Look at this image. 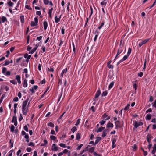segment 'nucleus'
I'll return each mask as SVG.
<instances>
[{
	"label": "nucleus",
	"instance_id": "nucleus-60",
	"mask_svg": "<svg viewBox=\"0 0 156 156\" xmlns=\"http://www.w3.org/2000/svg\"><path fill=\"white\" fill-rule=\"evenodd\" d=\"M105 122H106L104 120H102L101 122H100V124L101 125H102L104 124L105 123Z\"/></svg>",
	"mask_w": 156,
	"mask_h": 156
},
{
	"label": "nucleus",
	"instance_id": "nucleus-28",
	"mask_svg": "<svg viewBox=\"0 0 156 156\" xmlns=\"http://www.w3.org/2000/svg\"><path fill=\"white\" fill-rule=\"evenodd\" d=\"M24 138L26 139V142H29V136L28 134H27L25 135Z\"/></svg>",
	"mask_w": 156,
	"mask_h": 156
},
{
	"label": "nucleus",
	"instance_id": "nucleus-25",
	"mask_svg": "<svg viewBox=\"0 0 156 156\" xmlns=\"http://www.w3.org/2000/svg\"><path fill=\"white\" fill-rule=\"evenodd\" d=\"M44 143L42 144L41 146L44 147H46L47 144H48V141L44 139L43 140Z\"/></svg>",
	"mask_w": 156,
	"mask_h": 156
},
{
	"label": "nucleus",
	"instance_id": "nucleus-62",
	"mask_svg": "<svg viewBox=\"0 0 156 156\" xmlns=\"http://www.w3.org/2000/svg\"><path fill=\"white\" fill-rule=\"evenodd\" d=\"M12 152L11 151H10L8 153V156H12Z\"/></svg>",
	"mask_w": 156,
	"mask_h": 156
},
{
	"label": "nucleus",
	"instance_id": "nucleus-54",
	"mask_svg": "<svg viewBox=\"0 0 156 156\" xmlns=\"http://www.w3.org/2000/svg\"><path fill=\"white\" fill-rule=\"evenodd\" d=\"M41 49H42V51L43 52H44L45 51L46 48L44 46H42L41 47Z\"/></svg>",
	"mask_w": 156,
	"mask_h": 156
},
{
	"label": "nucleus",
	"instance_id": "nucleus-36",
	"mask_svg": "<svg viewBox=\"0 0 156 156\" xmlns=\"http://www.w3.org/2000/svg\"><path fill=\"white\" fill-rule=\"evenodd\" d=\"M151 116L150 114H148L145 117L146 120H150L151 119Z\"/></svg>",
	"mask_w": 156,
	"mask_h": 156
},
{
	"label": "nucleus",
	"instance_id": "nucleus-48",
	"mask_svg": "<svg viewBox=\"0 0 156 156\" xmlns=\"http://www.w3.org/2000/svg\"><path fill=\"white\" fill-rule=\"evenodd\" d=\"M36 48H34L31 50L29 52V53L32 54L36 51Z\"/></svg>",
	"mask_w": 156,
	"mask_h": 156
},
{
	"label": "nucleus",
	"instance_id": "nucleus-30",
	"mask_svg": "<svg viewBox=\"0 0 156 156\" xmlns=\"http://www.w3.org/2000/svg\"><path fill=\"white\" fill-rule=\"evenodd\" d=\"M114 84V82L113 81H112V82L110 83L109 84V85L108 86V89L109 90L111 89L113 86Z\"/></svg>",
	"mask_w": 156,
	"mask_h": 156
},
{
	"label": "nucleus",
	"instance_id": "nucleus-57",
	"mask_svg": "<svg viewBox=\"0 0 156 156\" xmlns=\"http://www.w3.org/2000/svg\"><path fill=\"white\" fill-rule=\"evenodd\" d=\"M23 129L26 131L28 132V128L27 126H26V125H25V126H24Z\"/></svg>",
	"mask_w": 156,
	"mask_h": 156
},
{
	"label": "nucleus",
	"instance_id": "nucleus-58",
	"mask_svg": "<svg viewBox=\"0 0 156 156\" xmlns=\"http://www.w3.org/2000/svg\"><path fill=\"white\" fill-rule=\"evenodd\" d=\"M23 117L22 116V115L21 114H20V117L19 118V121H21L23 119Z\"/></svg>",
	"mask_w": 156,
	"mask_h": 156
},
{
	"label": "nucleus",
	"instance_id": "nucleus-7",
	"mask_svg": "<svg viewBox=\"0 0 156 156\" xmlns=\"http://www.w3.org/2000/svg\"><path fill=\"white\" fill-rule=\"evenodd\" d=\"M51 150L54 151H57L58 150V148L56 144H52L51 147Z\"/></svg>",
	"mask_w": 156,
	"mask_h": 156
},
{
	"label": "nucleus",
	"instance_id": "nucleus-26",
	"mask_svg": "<svg viewBox=\"0 0 156 156\" xmlns=\"http://www.w3.org/2000/svg\"><path fill=\"white\" fill-rule=\"evenodd\" d=\"M12 60H11L10 61L9 60H6L5 62V63L4 64V66H6L8 65L10 63H12Z\"/></svg>",
	"mask_w": 156,
	"mask_h": 156
},
{
	"label": "nucleus",
	"instance_id": "nucleus-51",
	"mask_svg": "<svg viewBox=\"0 0 156 156\" xmlns=\"http://www.w3.org/2000/svg\"><path fill=\"white\" fill-rule=\"evenodd\" d=\"M43 2L45 5L48 4L49 2V1L48 0H43Z\"/></svg>",
	"mask_w": 156,
	"mask_h": 156
},
{
	"label": "nucleus",
	"instance_id": "nucleus-29",
	"mask_svg": "<svg viewBox=\"0 0 156 156\" xmlns=\"http://www.w3.org/2000/svg\"><path fill=\"white\" fill-rule=\"evenodd\" d=\"M27 79H25L24 80L23 82V87H26L27 86Z\"/></svg>",
	"mask_w": 156,
	"mask_h": 156
},
{
	"label": "nucleus",
	"instance_id": "nucleus-39",
	"mask_svg": "<svg viewBox=\"0 0 156 156\" xmlns=\"http://www.w3.org/2000/svg\"><path fill=\"white\" fill-rule=\"evenodd\" d=\"M24 16L23 15H21L20 16V18L21 22L22 23H23L24 22Z\"/></svg>",
	"mask_w": 156,
	"mask_h": 156
},
{
	"label": "nucleus",
	"instance_id": "nucleus-2",
	"mask_svg": "<svg viewBox=\"0 0 156 156\" xmlns=\"http://www.w3.org/2000/svg\"><path fill=\"white\" fill-rule=\"evenodd\" d=\"M34 21H32L31 23V26L34 27L36 26L38 24V19L37 17H35L34 19Z\"/></svg>",
	"mask_w": 156,
	"mask_h": 156
},
{
	"label": "nucleus",
	"instance_id": "nucleus-9",
	"mask_svg": "<svg viewBox=\"0 0 156 156\" xmlns=\"http://www.w3.org/2000/svg\"><path fill=\"white\" fill-rule=\"evenodd\" d=\"M143 124V123L142 122H137L136 121L134 123V126L135 128H137L139 126L142 125Z\"/></svg>",
	"mask_w": 156,
	"mask_h": 156
},
{
	"label": "nucleus",
	"instance_id": "nucleus-41",
	"mask_svg": "<svg viewBox=\"0 0 156 156\" xmlns=\"http://www.w3.org/2000/svg\"><path fill=\"white\" fill-rule=\"evenodd\" d=\"M101 139V138L100 137H98V139H97L95 141V145L97 144H98L99 142V141H100Z\"/></svg>",
	"mask_w": 156,
	"mask_h": 156
},
{
	"label": "nucleus",
	"instance_id": "nucleus-18",
	"mask_svg": "<svg viewBox=\"0 0 156 156\" xmlns=\"http://www.w3.org/2000/svg\"><path fill=\"white\" fill-rule=\"evenodd\" d=\"M53 8L51 7V9H49V11L48 12L49 15V17L51 18L52 17V11L53 10Z\"/></svg>",
	"mask_w": 156,
	"mask_h": 156
},
{
	"label": "nucleus",
	"instance_id": "nucleus-21",
	"mask_svg": "<svg viewBox=\"0 0 156 156\" xmlns=\"http://www.w3.org/2000/svg\"><path fill=\"white\" fill-rule=\"evenodd\" d=\"M101 93V92L100 91V89H99L95 94V97H96V98H98V97L100 95Z\"/></svg>",
	"mask_w": 156,
	"mask_h": 156
},
{
	"label": "nucleus",
	"instance_id": "nucleus-23",
	"mask_svg": "<svg viewBox=\"0 0 156 156\" xmlns=\"http://www.w3.org/2000/svg\"><path fill=\"white\" fill-rule=\"evenodd\" d=\"M113 124L110 122H108L106 126V127L107 128L111 127L112 128H113Z\"/></svg>",
	"mask_w": 156,
	"mask_h": 156
},
{
	"label": "nucleus",
	"instance_id": "nucleus-55",
	"mask_svg": "<svg viewBox=\"0 0 156 156\" xmlns=\"http://www.w3.org/2000/svg\"><path fill=\"white\" fill-rule=\"evenodd\" d=\"M50 138L52 140H55L56 139V137L54 136L51 135L50 136Z\"/></svg>",
	"mask_w": 156,
	"mask_h": 156
},
{
	"label": "nucleus",
	"instance_id": "nucleus-44",
	"mask_svg": "<svg viewBox=\"0 0 156 156\" xmlns=\"http://www.w3.org/2000/svg\"><path fill=\"white\" fill-rule=\"evenodd\" d=\"M107 134V133L106 130H104L103 131L102 135V136L103 137H105L106 136Z\"/></svg>",
	"mask_w": 156,
	"mask_h": 156
},
{
	"label": "nucleus",
	"instance_id": "nucleus-1",
	"mask_svg": "<svg viewBox=\"0 0 156 156\" xmlns=\"http://www.w3.org/2000/svg\"><path fill=\"white\" fill-rule=\"evenodd\" d=\"M28 99H27L24 101L22 103V112L25 115H27V112L28 111V107L30 104V102L28 103Z\"/></svg>",
	"mask_w": 156,
	"mask_h": 156
},
{
	"label": "nucleus",
	"instance_id": "nucleus-47",
	"mask_svg": "<svg viewBox=\"0 0 156 156\" xmlns=\"http://www.w3.org/2000/svg\"><path fill=\"white\" fill-rule=\"evenodd\" d=\"M48 125L50 127H54V125L51 122H50L48 124Z\"/></svg>",
	"mask_w": 156,
	"mask_h": 156
},
{
	"label": "nucleus",
	"instance_id": "nucleus-11",
	"mask_svg": "<svg viewBox=\"0 0 156 156\" xmlns=\"http://www.w3.org/2000/svg\"><path fill=\"white\" fill-rule=\"evenodd\" d=\"M61 15L59 17H58L57 16H56L55 17V22L56 23H58L60 20Z\"/></svg>",
	"mask_w": 156,
	"mask_h": 156
},
{
	"label": "nucleus",
	"instance_id": "nucleus-8",
	"mask_svg": "<svg viewBox=\"0 0 156 156\" xmlns=\"http://www.w3.org/2000/svg\"><path fill=\"white\" fill-rule=\"evenodd\" d=\"M109 2V0H104L101 2V5L103 7H105L108 2Z\"/></svg>",
	"mask_w": 156,
	"mask_h": 156
},
{
	"label": "nucleus",
	"instance_id": "nucleus-45",
	"mask_svg": "<svg viewBox=\"0 0 156 156\" xmlns=\"http://www.w3.org/2000/svg\"><path fill=\"white\" fill-rule=\"evenodd\" d=\"M80 120L81 119H78L76 123L75 124V125L76 126H78L80 123Z\"/></svg>",
	"mask_w": 156,
	"mask_h": 156
},
{
	"label": "nucleus",
	"instance_id": "nucleus-38",
	"mask_svg": "<svg viewBox=\"0 0 156 156\" xmlns=\"http://www.w3.org/2000/svg\"><path fill=\"white\" fill-rule=\"evenodd\" d=\"M130 106V104H128L125 107L124 109V110L125 111H128L129 108V107Z\"/></svg>",
	"mask_w": 156,
	"mask_h": 156
},
{
	"label": "nucleus",
	"instance_id": "nucleus-37",
	"mask_svg": "<svg viewBox=\"0 0 156 156\" xmlns=\"http://www.w3.org/2000/svg\"><path fill=\"white\" fill-rule=\"evenodd\" d=\"M67 71V69H64L61 73V76L62 77H63V75L64 73H66Z\"/></svg>",
	"mask_w": 156,
	"mask_h": 156
},
{
	"label": "nucleus",
	"instance_id": "nucleus-17",
	"mask_svg": "<svg viewBox=\"0 0 156 156\" xmlns=\"http://www.w3.org/2000/svg\"><path fill=\"white\" fill-rule=\"evenodd\" d=\"M102 117L103 118L107 120H108L110 119V116H108V115L105 113L103 115Z\"/></svg>",
	"mask_w": 156,
	"mask_h": 156
},
{
	"label": "nucleus",
	"instance_id": "nucleus-22",
	"mask_svg": "<svg viewBox=\"0 0 156 156\" xmlns=\"http://www.w3.org/2000/svg\"><path fill=\"white\" fill-rule=\"evenodd\" d=\"M98 31H96L94 32V34H95V36L94 39V41H95L97 39L98 37Z\"/></svg>",
	"mask_w": 156,
	"mask_h": 156
},
{
	"label": "nucleus",
	"instance_id": "nucleus-46",
	"mask_svg": "<svg viewBox=\"0 0 156 156\" xmlns=\"http://www.w3.org/2000/svg\"><path fill=\"white\" fill-rule=\"evenodd\" d=\"M80 138V134L79 133H78L76 135V139L77 140H79Z\"/></svg>",
	"mask_w": 156,
	"mask_h": 156
},
{
	"label": "nucleus",
	"instance_id": "nucleus-42",
	"mask_svg": "<svg viewBox=\"0 0 156 156\" xmlns=\"http://www.w3.org/2000/svg\"><path fill=\"white\" fill-rule=\"evenodd\" d=\"M10 82L12 84L16 85L17 83L16 81L15 80H12L10 81Z\"/></svg>",
	"mask_w": 156,
	"mask_h": 156
},
{
	"label": "nucleus",
	"instance_id": "nucleus-4",
	"mask_svg": "<svg viewBox=\"0 0 156 156\" xmlns=\"http://www.w3.org/2000/svg\"><path fill=\"white\" fill-rule=\"evenodd\" d=\"M123 49L122 48V46H121L120 45L119 48L118 50V51L116 55L115 58V59L117 58L118 56L123 51Z\"/></svg>",
	"mask_w": 156,
	"mask_h": 156
},
{
	"label": "nucleus",
	"instance_id": "nucleus-32",
	"mask_svg": "<svg viewBox=\"0 0 156 156\" xmlns=\"http://www.w3.org/2000/svg\"><path fill=\"white\" fill-rule=\"evenodd\" d=\"M105 129V127H103L102 126L99 127L97 131V133L101 132L102 130H104Z\"/></svg>",
	"mask_w": 156,
	"mask_h": 156
},
{
	"label": "nucleus",
	"instance_id": "nucleus-15",
	"mask_svg": "<svg viewBox=\"0 0 156 156\" xmlns=\"http://www.w3.org/2000/svg\"><path fill=\"white\" fill-rule=\"evenodd\" d=\"M43 24L44 25V30H46L48 26V22L46 20H44L43 23Z\"/></svg>",
	"mask_w": 156,
	"mask_h": 156
},
{
	"label": "nucleus",
	"instance_id": "nucleus-16",
	"mask_svg": "<svg viewBox=\"0 0 156 156\" xmlns=\"http://www.w3.org/2000/svg\"><path fill=\"white\" fill-rule=\"evenodd\" d=\"M156 152V144H154L153 147V150L152 151L151 153L152 154H154Z\"/></svg>",
	"mask_w": 156,
	"mask_h": 156
},
{
	"label": "nucleus",
	"instance_id": "nucleus-49",
	"mask_svg": "<svg viewBox=\"0 0 156 156\" xmlns=\"http://www.w3.org/2000/svg\"><path fill=\"white\" fill-rule=\"evenodd\" d=\"M104 22H102L101 23V25L99 27H98V29L99 30L101 29L102 28V27L104 26Z\"/></svg>",
	"mask_w": 156,
	"mask_h": 156
},
{
	"label": "nucleus",
	"instance_id": "nucleus-52",
	"mask_svg": "<svg viewBox=\"0 0 156 156\" xmlns=\"http://www.w3.org/2000/svg\"><path fill=\"white\" fill-rule=\"evenodd\" d=\"M59 145L61 147H64V148L66 147V145L64 144L61 143V144H60Z\"/></svg>",
	"mask_w": 156,
	"mask_h": 156
},
{
	"label": "nucleus",
	"instance_id": "nucleus-6",
	"mask_svg": "<svg viewBox=\"0 0 156 156\" xmlns=\"http://www.w3.org/2000/svg\"><path fill=\"white\" fill-rule=\"evenodd\" d=\"M12 122L14 123L15 126H16L17 124V117L16 116H14L11 121Z\"/></svg>",
	"mask_w": 156,
	"mask_h": 156
},
{
	"label": "nucleus",
	"instance_id": "nucleus-14",
	"mask_svg": "<svg viewBox=\"0 0 156 156\" xmlns=\"http://www.w3.org/2000/svg\"><path fill=\"white\" fill-rule=\"evenodd\" d=\"M115 129H117L118 127L120 126V122L119 121H117L115 122Z\"/></svg>",
	"mask_w": 156,
	"mask_h": 156
},
{
	"label": "nucleus",
	"instance_id": "nucleus-50",
	"mask_svg": "<svg viewBox=\"0 0 156 156\" xmlns=\"http://www.w3.org/2000/svg\"><path fill=\"white\" fill-rule=\"evenodd\" d=\"M107 91H105L102 93V96H105L107 95Z\"/></svg>",
	"mask_w": 156,
	"mask_h": 156
},
{
	"label": "nucleus",
	"instance_id": "nucleus-34",
	"mask_svg": "<svg viewBox=\"0 0 156 156\" xmlns=\"http://www.w3.org/2000/svg\"><path fill=\"white\" fill-rule=\"evenodd\" d=\"M77 130V128L76 127L74 126L71 129V131L74 133Z\"/></svg>",
	"mask_w": 156,
	"mask_h": 156
},
{
	"label": "nucleus",
	"instance_id": "nucleus-56",
	"mask_svg": "<svg viewBox=\"0 0 156 156\" xmlns=\"http://www.w3.org/2000/svg\"><path fill=\"white\" fill-rule=\"evenodd\" d=\"M46 82V81L45 79H43L40 82V83L41 84H45Z\"/></svg>",
	"mask_w": 156,
	"mask_h": 156
},
{
	"label": "nucleus",
	"instance_id": "nucleus-40",
	"mask_svg": "<svg viewBox=\"0 0 156 156\" xmlns=\"http://www.w3.org/2000/svg\"><path fill=\"white\" fill-rule=\"evenodd\" d=\"M72 45H73V52H74V53H73L72 56H73V55H75V45H74V43H72Z\"/></svg>",
	"mask_w": 156,
	"mask_h": 156
},
{
	"label": "nucleus",
	"instance_id": "nucleus-27",
	"mask_svg": "<svg viewBox=\"0 0 156 156\" xmlns=\"http://www.w3.org/2000/svg\"><path fill=\"white\" fill-rule=\"evenodd\" d=\"M0 19L1 20L2 23H4L5 21H7V18L4 16H3L2 17H0Z\"/></svg>",
	"mask_w": 156,
	"mask_h": 156
},
{
	"label": "nucleus",
	"instance_id": "nucleus-24",
	"mask_svg": "<svg viewBox=\"0 0 156 156\" xmlns=\"http://www.w3.org/2000/svg\"><path fill=\"white\" fill-rule=\"evenodd\" d=\"M95 148L94 147H92L89 148L88 149H87V150L90 153H94V151Z\"/></svg>",
	"mask_w": 156,
	"mask_h": 156
},
{
	"label": "nucleus",
	"instance_id": "nucleus-3",
	"mask_svg": "<svg viewBox=\"0 0 156 156\" xmlns=\"http://www.w3.org/2000/svg\"><path fill=\"white\" fill-rule=\"evenodd\" d=\"M28 62V60H25L24 58V60L22 61V63L21 64V66L23 68L27 67Z\"/></svg>",
	"mask_w": 156,
	"mask_h": 156
},
{
	"label": "nucleus",
	"instance_id": "nucleus-19",
	"mask_svg": "<svg viewBox=\"0 0 156 156\" xmlns=\"http://www.w3.org/2000/svg\"><path fill=\"white\" fill-rule=\"evenodd\" d=\"M24 60V58L23 57H20L17 58L16 60V62L17 64L19 63V62H22V61Z\"/></svg>",
	"mask_w": 156,
	"mask_h": 156
},
{
	"label": "nucleus",
	"instance_id": "nucleus-64",
	"mask_svg": "<svg viewBox=\"0 0 156 156\" xmlns=\"http://www.w3.org/2000/svg\"><path fill=\"white\" fill-rule=\"evenodd\" d=\"M28 145L29 146H34V144L33 142H31L28 144Z\"/></svg>",
	"mask_w": 156,
	"mask_h": 156
},
{
	"label": "nucleus",
	"instance_id": "nucleus-20",
	"mask_svg": "<svg viewBox=\"0 0 156 156\" xmlns=\"http://www.w3.org/2000/svg\"><path fill=\"white\" fill-rule=\"evenodd\" d=\"M31 57V55H28L27 54H25L24 55V57L25 58H27L26 60H28V61L29 62V60Z\"/></svg>",
	"mask_w": 156,
	"mask_h": 156
},
{
	"label": "nucleus",
	"instance_id": "nucleus-13",
	"mask_svg": "<svg viewBox=\"0 0 156 156\" xmlns=\"http://www.w3.org/2000/svg\"><path fill=\"white\" fill-rule=\"evenodd\" d=\"M15 79L17 80L18 83L20 84L21 83V81L20 80L21 77L20 75H16V76Z\"/></svg>",
	"mask_w": 156,
	"mask_h": 156
},
{
	"label": "nucleus",
	"instance_id": "nucleus-43",
	"mask_svg": "<svg viewBox=\"0 0 156 156\" xmlns=\"http://www.w3.org/2000/svg\"><path fill=\"white\" fill-rule=\"evenodd\" d=\"M15 128V127L13 125H11L10 128L11 131L12 132H14V131Z\"/></svg>",
	"mask_w": 156,
	"mask_h": 156
},
{
	"label": "nucleus",
	"instance_id": "nucleus-31",
	"mask_svg": "<svg viewBox=\"0 0 156 156\" xmlns=\"http://www.w3.org/2000/svg\"><path fill=\"white\" fill-rule=\"evenodd\" d=\"M2 87L3 89H5L6 91H8L9 90V87L7 86L3 85Z\"/></svg>",
	"mask_w": 156,
	"mask_h": 156
},
{
	"label": "nucleus",
	"instance_id": "nucleus-35",
	"mask_svg": "<svg viewBox=\"0 0 156 156\" xmlns=\"http://www.w3.org/2000/svg\"><path fill=\"white\" fill-rule=\"evenodd\" d=\"M132 49L130 48H129L128 49V51L127 53V55H125V56H128V57L130 55V54L131 52Z\"/></svg>",
	"mask_w": 156,
	"mask_h": 156
},
{
	"label": "nucleus",
	"instance_id": "nucleus-53",
	"mask_svg": "<svg viewBox=\"0 0 156 156\" xmlns=\"http://www.w3.org/2000/svg\"><path fill=\"white\" fill-rule=\"evenodd\" d=\"M108 66L109 68H113V66L112 65H110V63H108Z\"/></svg>",
	"mask_w": 156,
	"mask_h": 156
},
{
	"label": "nucleus",
	"instance_id": "nucleus-59",
	"mask_svg": "<svg viewBox=\"0 0 156 156\" xmlns=\"http://www.w3.org/2000/svg\"><path fill=\"white\" fill-rule=\"evenodd\" d=\"M18 100H19V99H18V97H15L13 99V101H14V102H16L18 101Z\"/></svg>",
	"mask_w": 156,
	"mask_h": 156
},
{
	"label": "nucleus",
	"instance_id": "nucleus-33",
	"mask_svg": "<svg viewBox=\"0 0 156 156\" xmlns=\"http://www.w3.org/2000/svg\"><path fill=\"white\" fill-rule=\"evenodd\" d=\"M7 4L9 7H12L14 5L13 3L11 1L8 2Z\"/></svg>",
	"mask_w": 156,
	"mask_h": 156
},
{
	"label": "nucleus",
	"instance_id": "nucleus-5",
	"mask_svg": "<svg viewBox=\"0 0 156 156\" xmlns=\"http://www.w3.org/2000/svg\"><path fill=\"white\" fill-rule=\"evenodd\" d=\"M149 39H145L144 40L142 41L141 42H140L139 43V46L140 47L143 44H146L147 42L149 40Z\"/></svg>",
	"mask_w": 156,
	"mask_h": 156
},
{
	"label": "nucleus",
	"instance_id": "nucleus-63",
	"mask_svg": "<svg viewBox=\"0 0 156 156\" xmlns=\"http://www.w3.org/2000/svg\"><path fill=\"white\" fill-rule=\"evenodd\" d=\"M4 75L6 76H9L10 75V72L9 71H7Z\"/></svg>",
	"mask_w": 156,
	"mask_h": 156
},
{
	"label": "nucleus",
	"instance_id": "nucleus-12",
	"mask_svg": "<svg viewBox=\"0 0 156 156\" xmlns=\"http://www.w3.org/2000/svg\"><path fill=\"white\" fill-rule=\"evenodd\" d=\"M128 58V56H124L123 58L120 60L117 63V64H119L123 61L126 60Z\"/></svg>",
	"mask_w": 156,
	"mask_h": 156
},
{
	"label": "nucleus",
	"instance_id": "nucleus-61",
	"mask_svg": "<svg viewBox=\"0 0 156 156\" xmlns=\"http://www.w3.org/2000/svg\"><path fill=\"white\" fill-rule=\"evenodd\" d=\"M143 75V73L142 72L139 73L138 74V76L140 77H141Z\"/></svg>",
	"mask_w": 156,
	"mask_h": 156
},
{
	"label": "nucleus",
	"instance_id": "nucleus-10",
	"mask_svg": "<svg viewBox=\"0 0 156 156\" xmlns=\"http://www.w3.org/2000/svg\"><path fill=\"white\" fill-rule=\"evenodd\" d=\"M112 148H114L116 147V144H115V142L116 141V139L115 138H113L112 139Z\"/></svg>",
	"mask_w": 156,
	"mask_h": 156
}]
</instances>
